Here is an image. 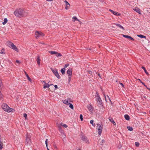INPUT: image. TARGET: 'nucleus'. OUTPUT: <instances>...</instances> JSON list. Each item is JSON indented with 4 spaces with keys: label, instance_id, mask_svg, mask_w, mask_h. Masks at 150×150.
<instances>
[{
    "label": "nucleus",
    "instance_id": "f257e3e1",
    "mask_svg": "<svg viewBox=\"0 0 150 150\" xmlns=\"http://www.w3.org/2000/svg\"><path fill=\"white\" fill-rule=\"evenodd\" d=\"M24 10L21 8L17 9L14 12V14L17 17L21 18L24 16Z\"/></svg>",
    "mask_w": 150,
    "mask_h": 150
},
{
    "label": "nucleus",
    "instance_id": "f03ea898",
    "mask_svg": "<svg viewBox=\"0 0 150 150\" xmlns=\"http://www.w3.org/2000/svg\"><path fill=\"white\" fill-rule=\"evenodd\" d=\"M1 107L3 110L8 112H13L15 110L13 108H10L7 104H2Z\"/></svg>",
    "mask_w": 150,
    "mask_h": 150
},
{
    "label": "nucleus",
    "instance_id": "7ed1b4c3",
    "mask_svg": "<svg viewBox=\"0 0 150 150\" xmlns=\"http://www.w3.org/2000/svg\"><path fill=\"white\" fill-rule=\"evenodd\" d=\"M31 136L28 133L26 135L25 143L27 145H30L31 144Z\"/></svg>",
    "mask_w": 150,
    "mask_h": 150
},
{
    "label": "nucleus",
    "instance_id": "20e7f679",
    "mask_svg": "<svg viewBox=\"0 0 150 150\" xmlns=\"http://www.w3.org/2000/svg\"><path fill=\"white\" fill-rule=\"evenodd\" d=\"M8 45L10 48H11L13 50H15L17 52H18V49L17 48L16 46L14 45L13 43L9 42L8 43Z\"/></svg>",
    "mask_w": 150,
    "mask_h": 150
},
{
    "label": "nucleus",
    "instance_id": "39448f33",
    "mask_svg": "<svg viewBox=\"0 0 150 150\" xmlns=\"http://www.w3.org/2000/svg\"><path fill=\"white\" fill-rule=\"evenodd\" d=\"M50 69L56 76L58 79L60 78V76L59 75L57 69L56 68L53 69V68H51Z\"/></svg>",
    "mask_w": 150,
    "mask_h": 150
},
{
    "label": "nucleus",
    "instance_id": "423d86ee",
    "mask_svg": "<svg viewBox=\"0 0 150 150\" xmlns=\"http://www.w3.org/2000/svg\"><path fill=\"white\" fill-rule=\"evenodd\" d=\"M97 127L98 130V134L99 135H100L101 134L103 129V125L99 124H97Z\"/></svg>",
    "mask_w": 150,
    "mask_h": 150
},
{
    "label": "nucleus",
    "instance_id": "0eeeda50",
    "mask_svg": "<svg viewBox=\"0 0 150 150\" xmlns=\"http://www.w3.org/2000/svg\"><path fill=\"white\" fill-rule=\"evenodd\" d=\"M96 100L98 102L102 103V100L98 92H96Z\"/></svg>",
    "mask_w": 150,
    "mask_h": 150
},
{
    "label": "nucleus",
    "instance_id": "6e6552de",
    "mask_svg": "<svg viewBox=\"0 0 150 150\" xmlns=\"http://www.w3.org/2000/svg\"><path fill=\"white\" fill-rule=\"evenodd\" d=\"M81 136V139L84 142L86 143H88L89 142V140L86 136H84L83 134H82Z\"/></svg>",
    "mask_w": 150,
    "mask_h": 150
},
{
    "label": "nucleus",
    "instance_id": "1a4fd4ad",
    "mask_svg": "<svg viewBox=\"0 0 150 150\" xmlns=\"http://www.w3.org/2000/svg\"><path fill=\"white\" fill-rule=\"evenodd\" d=\"M35 35L36 37H39L41 36L42 37L45 35V34L43 33L42 32H40L38 31H37L35 32Z\"/></svg>",
    "mask_w": 150,
    "mask_h": 150
},
{
    "label": "nucleus",
    "instance_id": "9d476101",
    "mask_svg": "<svg viewBox=\"0 0 150 150\" xmlns=\"http://www.w3.org/2000/svg\"><path fill=\"white\" fill-rule=\"evenodd\" d=\"M109 11L111 12L113 14L117 16H119L121 15V14L119 13L116 11H114L111 9H109Z\"/></svg>",
    "mask_w": 150,
    "mask_h": 150
},
{
    "label": "nucleus",
    "instance_id": "9b49d317",
    "mask_svg": "<svg viewBox=\"0 0 150 150\" xmlns=\"http://www.w3.org/2000/svg\"><path fill=\"white\" fill-rule=\"evenodd\" d=\"M103 95H104V97L105 98V100L107 103L109 102H110L111 103H112V102H111L110 98H109V97L108 96H105V94H103Z\"/></svg>",
    "mask_w": 150,
    "mask_h": 150
},
{
    "label": "nucleus",
    "instance_id": "f8f14e48",
    "mask_svg": "<svg viewBox=\"0 0 150 150\" xmlns=\"http://www.w3.org/2000/svg\"><path fill=\"white\" fill-rule=\"evenodd\" d=\"M88 108L91 112L92 113L93 112L94 108L91 105L89 104V105L88 106Z\"/></svg>",
    "mask_w": 150,
    "mask_h": 150
},
{
    "label": "nucleus",
    "instance_id": "ddd939ff",
    "mask_svg": "<svg viewBox=\"0 0 150 150\" xmlns=\"http://www.w3.org/2000/svg\"><path fill=\"white\" fill-rule=\"evenodd\" d=\"M122 35L124 37L130 39L134 41V39L130 36L123 34H122Z\"/></svg>",
    "mask_w": 150,
    "mask_h": 150
},
{
    "label": "nucleus",
    "instance_id": "4468645a",
    "mask_svg": "<svg viewBox=\"0 0 150 150\" xmlns=\"http://www.w3.org/2000/svg\"><path fill=\"white\" fill-rule=\"evenodd\" d=\"M67 74L68 75V76H71L72 74V69H69L67 71Z\"/></svg>",
    "mask_w": 150,
    "mask_h": 150
},
{
    "label": "nucleus",
    "instance_id": "2eb2a0df",
    "mask_svg": "<svg viewBox=\"0 0 150 150\" xmlns=\"http://www.w3.org/2000/svg\"><path fill=\"white\" fill-rule=\"evenodd\" d=\"M64 2L65 3L66 5L65 9L68 10L69 8V7L70 6V4L66 0L64 1Z\"/></svg>",
    "mask_w": 150,
    "mask_h": 150
},
{
    "label": "nucleus",
    "instance_id": "dca6fc26",
    "mask_svg": "<svg viewBox=\"0 0 150 150\" xmlns=\"http://www.w3.org/2000/svg\"><path fill=\"white\" fill-rule=\"evenodd\" d=\"M108 119L114 125H115L116 123L112 117H108Z\"/></svg>",
    "mask_w": 150,
    "mask_h": 150
},
{
    "label": "nucleus",
    "instance_id": "f3484780",
    "mask_svg": "<svg viewBox=\"0 0 150 150\" xmlns=\"http://www.w3.org/2000/svg\"><path fill=\"white\" fill-rule=\"evenodd\" d=\"M73 102L71 98H68L67 100H64V101L63 102V103H71L70 102Z\"/></svg>",
    "mask_w": 150,
    "mask_h": 150
},
{
    "label": "nucleus",
    "instance_id": "a211bd4d",
    "mask_svg": "<svg viewBox=\"0 0 150 150\" xmlns=\"http://www.w3.org/2000/svg\"><path fill=\"white\" fill-rule=\"evenodd\" d=\"M134 11H136L137 13H138L141 14V12H140V9L138 8L137 7H135V8L134 9Z\"/></svg>",
    "mask_w": 150,
    "mask_h": 150
},
{
    "label": "nucleus",
    "instance_id": "6ab92c4d",
    "mask_svg": "<svg viewBox=\"0 0 150 150\" xmlns=\"http://www.w3.org/2000/svg\"><path fill=\"white\" fill-rule=\"evenodd\" d=\"M115 25L116 26H117V27H119L121 29H122L123 30H125L124 28L120 24H118V23H115Z\"/></svg>",
    "mask_w": 150,
    "mask_h": 150
},
{
    "label": "nucleus",
    "instance_id": "aec40b11",
    "mask_svg": "<svg viewBox=\"0 0 150 150\" xmlns=\"http://www.w3.org/2000/svg\"><path fill=\"white\" fill-rule=\"evenodd\" d=\"M125 119L127 120H129L130 119L129 116L127 114H126L124 116Z\"/></svg>",
    "mask_w": 150,
    "mask_h": 150
},
{
    "label": "nucleus",
    "instance_id": "412c9836",
    "mask_svg": "<svg viewBox=\"0 0 150 150\" xmlns=\"http://www.w3.org/2000/svg\"><path fill=\"white\" fill-rule=\"evenodd\" d=\"M137 36L140 38H144L145 39H146V37L145 36H144V35H141V34H140V35H137Z\"/></svg>",
    "mask_w": 150,
    "mask_h": 150
},
{
    "label": "nucleus",
    "instance_id": "4be33fe9",
    "mask_svg": "<svg viewBox=\"0 0 150 150\" xmlns=\"http://www.w3.org/2000/svg\"><path fill=\"white\" fill-rule=\"evenodd\" d=\"M141 68L144 69V72L146 74H147V75H149V73L146 70V68L145 67H143V66H142L141 67Z\"/></svg>",
    "mask_w": 150,
    "mask_h": 150
},
{
    "label": "nucleus",
    "instance_id": "5701e85b",
    "mask_svg": "<svg viewBox=\"0 0 150 150\" xmlns=\"http://www.w3.org/2000/svg\"><path fill=\"white\" fill-rule=\"evenodd\" d=\"M25 74L26 77L28 79L29 81H31L32 80H31V79L29 77V76L28 74H27V73L25 71Z\"/></svg>",
    "mask_w": 150,
    "mask_h": 150
},
{
    "label": "nucleus",
    "instance_id": "b1692460",
    "mask_svg": "<svg viewBox=\"0 0 150 150\" xmlns=\"http://www.w3.org/2000/svg\"><path fill=\"white\" fill-rule=\"evenodd\" d=\"M50 85L47 83L46 82H45V84L44 85L43 88H48Z\"/></svg>",
    "mask_w": 150,
    "mask_h": 150
},
{
    "label": "nucleus",
    "instance_id": "393cba45",
    "mask_svg": "<svg viewBox=\"0 0 150 150\" xmlns=\"http://www.w3.org/2000/svg\"><path fill=\"white\" fill-rule=\"evenodd\" d=\"M49 52L52 54H56L57 53V52L53 51H49Z\"/></svg>",
    "mask_w": 150,
    "mask_h": 150
},
{
    "label": "nucleus",
    "instance_id": "a878e982",
    "mask_svg": "<svg viewBox=\"0 0 150 150\" xmlns=\"http://www.w3.org/2000/svg\"><path fill=\"white\" fill-rule=\"evenodd\" d=\"M65 69L64 68H62L61 70V72L62 73V74L64 75L65 74Z\"/></svg>",
    "mask_w": 150,
    "mask_h": 150
},
{
    "label": "nucleus",
    "instance_id": "bb28decb",
    "mask_svg": "<svg viewBox=\"0 0 150 150\" xmlns=\"http://www.w3.org/2000/svg\"><path fill=\"white\" fill-rule=\"evenodd\" d=\"M127 128L128 129V130L129 131H132L133 130V128L132 127H131L129 126H127Z\"/></svg>",
    "mask_w": 150,
    "mask_h": 150
},
{
    "label": "nucleus",
    "instance_id": "cd10ccee",
    "mask_svg": "<svg viewBox=\"0 0 150 150\" xmlns=\"http://www.w3.org/2000/svg\"><path fill=\"white\" fill-rule=\"evenodd\" d=\"M36 61L38 64H40V57L39 56H38L37 59Z\"/></svg>",
    "mask_w": 150,
    "mask_h": 150
},
{
    "label": "nucleus",
    "instance_id": "c85d7f7f",
    "mask_svg": "<svg viewBox=\"0 0 150 150\" xmlns=\"http://www.w3.org/2000/svg\"><path fill=\"white\" fill-rule=\"evenodd\" d=\"M8 21V20L7 18H5L4 20V22H3L2 24L3 25L6 24Z\"/></svg>",
    "mask_w": 150,
    "mask_h": 150
},
{
    "label": "nucleus",
    "instance_id": "c756f323",
    "mask_svg": "<svg viewBox=\"0 0 150 150\" xmlns=\"http://www.w3.org/2000/svg\"><path fill=\"white\" fill-rule=\"evenodd\" d=\"M72 19H73V21L74 22L75 21H79V20L76 17V16H73L72 18Z\"/></svg>",
    "mask_w": 150,
    "mask_h": 150
},
{
    "label": "nucleus",
    "instance_id": "7c9ffc66",
    "mask_svg": "<svg viewBox=\"0 0 150 150\" xmlns=\"http://www.w3.org/2000/svg\"><path fill=\"white\" fill-rule=\"evenodd\" d=\"M66 105H68L69 104V107L72 109H74V106L72 104H66Z\"/></svg>",
    "mask_w": 150,
    "mask_h": 150
},
{
    "label": "nucleus",
    "instance_id": "2f4dec72",
    "mask_svg": "<svg viewBox=\"0 0 150 150\" xmlns=\"http://www.w3.org/2000/svg\"><path fill=\"white\" fill-rule=\"evenodd\" d=\"M58 129L60 132H61V133H63V131L62 130V127L60 126H59L58 127Z\"/></svg>",
    "mask_w": 150,
    "mask_h": 150
},
{
    "label": "nucleus",
    "instance_id": "473e14b6",
    "mask_svg": "<svg viewBox=\"0 0 150 150\" xmlns=\"http://www.w3.org/2000/svg\"><path fill=\"white\" fill-rule=\"evenodd\" d=\"M4 51L5 50L4 48L2 49L1 50L0 53L2 54H5V53L4 52Z\"/></svg>",
    "mask_w": 150,
    "mask_h": 150
},
{
    "label": "nucleus",
    "instance_id": "72a5a7b5",
    "mask_svg": "<svg viewBox=\"0 0 150 150\" xmlns=\"http://www.w3.org/2000/svg\"><path fill=\"white\" fill-rule=\"evenodd\" d=\"M90 123L92 124L93 126H95V123H93V120H91L90 121Z\"/></svg>",
    "mask_w": 150,
    "mask_h": 150
},
{
    "label": "nucleus",
    "instance_id": "f704fd0d",
    "mask_svg": "<svg viewBox=\"0 0 150 150\" xmlns=\"http://www.w3.org/2000/svg\"><path fill=\"white\" fill-rule=\"evenodd\" d=\"M135 145L137 147H139V143L137 142H136L135 143Z\"/></svg>",
    "mask_w": 150,
    "mask_h": 150
},
{
    "label": "nucleus",
    "instance_id": "c9c22d12",
    "mask_svg": "<svg viewBox=\"0 0 150 150\" xmlns=\"http://www.w3.org/2000/svg\"><path fill=\"white\" fill-rule=\"evenodd\" d=\"M102 104H98V106L100 108H102V109L103 108V105Z\"/></svg>",
    "mask_w": 150,
    "mask_h": 150
},
{
    "label": "nucleus",
    "instance_id": "e433bc0d",
    "mask_svg": "<svg viewBox=\"0 0 150 150\" xmlns=\"http://www.w3.org/2000/svg\"><path fill=\"white\" fill-rule=\"evenodd\" d=\"M71 76H69L68 83H69L71 80Z\"/></svg>",
    "mask_w": 150,
    "mask_h": 150
},
{
    "label": "nucleus",
    "instance_id": "4c0bfd02",
    "mask_svg": "<svg viewBox=\"0 0 150 150\" xmlns=\"http://www.w3.org/2000/svg\"><path fill=\"white\" fill-rule=\"evenodd\" d=\"M48 140L47 139H46L45 141V143L46 144V146L47 147V145H48Z\"/></svg>",
    "mask_w": 150,
    "mask_h": 150
},
{
    "label": "nucleus",
    "instance_id": "58836bf2",
    "mask_svg": "<svg viewBox=\"0 0 150 150\" xmlns=\"http://www.w3.org/2000/svg\"><path fill=\"white\" fill-rule=\"evenodd\" d=\"M56 55L57 57H61L62 56V54L60 53H59L57 52V53L56 54Z\"/></svg>",
    "mask_w": 150,
    "mask_h": 150
},
{
    "label": "nucleus",
    "instance_id": "ea45409f",
    "mask_svg": "<svg viewBox=\"0 0 150 150\" xmlns=\"http://www.w3.org/2000/svg\"><path fill=\"white\" fill-rule=\"evenodd\" d=\"M79 117L81 121H82L83 120V115L82 114H80V115Z\"/></svg>",
    "mask_w": 150,
    "mask_h": 150
},
{
    "label": "nucleus",
    "instance_id": "a19ab883",
    "mask_svg": "<svg viewBox=\"0 0 150 150\" xmlns=\"http://www.w3.org/2000/svg\"><path fill=\"white\" fill-rule=\"evenodd\" d=\"M3 97V96L1 93V92L0 91V99L1 100Z\"/></svg>",
    "mask_w": 150,
    "mask_h": 150
},
{
    "label": "nucleus",
    "instance_id": "79ce46f5",
    "mask_svg": "<svg viewBox=\"0 0 150 150\" xmlns=\"http://www.w3.org/2000/svg\"><path fill=\"white\" fill-rule=\"evenodd\" d=\"M23 116L25 118V119H27V114L25 113H24L23 114Z\"/></svg>",
    "mask_w": 150,
    "mask_h": 150
},
{
    "label": "nucleus",
    "instance_id": "37998d69",
    "mask_svg": "<svg viewBox=\"0 0 150 150\" xmlns=\"http://www.w3.org/2000/svg\"><path fill=\"white\" fill-rule=\"evenodd\" d=\"M69 65V64H66L64 66V68H65L67 67H68Z\"/></svg>",
    "mask_w": 150,
    "mask_h": 150
},
{
    "label": "nucleus",
    "instance_id": "c03bdc74",
    "mask_svg": "<svg viewBox=\"0 0 150 150\" xmlns=\"http://www.w3.org/2000/svg\"><path fill=\"white\" fill-rule=\"evenodd\" d=\"M62 126L65 128H67L68 127L67 125L65 124L63 125Z\"/></svg>",
    "mask_w": 150,
    "mask_h": 150
},
{
    "label": "nucleus",
    "instance_id": "a18cd8bd",
    "mask_svg": "<svg viewBox=\"0 0 150 150\" xmlns=\"http://www.w3.org/2000/svg\"><path fill=\"white\" fill-rule=\"evenodd\" d=\"M88 74H89L91 75H92L93 74L92 71H88Z\"/></svg>",
    "mask_w": 150,
    "mask_h": 150
},
{
    "label": "nucleus",
    "instance_id": "49530a36",
    "mask_svg": "<svg viewBox=\"0 0 150 150\" xmlns=\"http://www.w3.org/2000/svg\"><path fill=\"white\" fill-rule=\"evenodd\" d=\"M105 140H104V139H102V141H101V142L100 143H101V145H102V144H103V143H104V142H105Z\"/></svg>",
    "mask_w": 150,
    "mask_h": 150
},
{
    "label": "nucleus",
    "instance_id": "de8ad7c7",
    "mask_svg": "<svg viewBox=\"0 0 150 150\" xmlns=\"http://www.w3.org/2000/svg\"><path fill=\"white\" fill-rule=\"evenodd\" d=\"M119 83L122 86V87L124 88V84L122 83H121V82H120Z\"/></svg>",
    "mask_w": 150,
    "mask_h": 150
},
{
    "label": "nucleus",
    "instance_id": "09e8293b",
    "mask_svg": "<svg viewBox=\"0 0 150 150\" xmlns=\"http://www.w3.org/2000/svg\"><path fill=\"white\" fill-rule=\"evenodd\" d=\"M142 84H143V85H144V86H145V87H146V88H147V86H146V85L144 83V82H142Z\"/></svg>",
    "mask_w": 150,
    "mask_h": 150
},
{
    "label": "nucleus",
    "instance_id": "8fccbe9b",
    "mask_svg": "<svg viewBox=\"0 0 150 150\" xmlns=\"http://www.w3.org/2000/svg\"><path fill=\"white\" fill-rule=\"evenodd\" d=\"M54 88H55V89H57V88H58V86L57 85H55L54 86Z\"/></svg>",
    "mask_w": 150,
    "mask_h": 150
},
{
    "label": "nucleus",
    "instance_id": "3c124183",
    "mask_svg": "<svg viewBox=\"0 0 150 150\" xmlns=\"http://www.w3.org/2000/svg\"><path fill=\"white\" fill-rule=\"evenodd\" d=\"M16 62L18 64H20L21 63L20 61L19 60H16Z\"/></svg>",
    "mask_w": 150,
    "mask_h": 150
},
{
    "label": "nucleus",
    "instance_id": "603ef678",
    "mask_svg": "<svg viewBox=\"0 0 150 150\" xmlns=\"http://www.w3.org/2000/svg\"><path fill=\"white\" fill-rule=\"evenodd\" d=\"M98 76H99V77L101 79H102V78H101V76H100V74L99 73H98Z\"/></svg>",
    "mask_w": 150,
    "mask_h": 150
},
{
    "label": "nucleus",
    "instance_id": "864d4df0",
    "mask_svg": "<svg viewBox=\"0 0 150 150\" xmlns=\"http://www.w3.org/2000/svg\"><path fill=\"white\" fill-rule=\"evenodd\" d=\"M139 81L140 82L142 83V82H143L142 81H141V79H138Z\"/></svg>",
    "mask_w": 150,
    "mask_h": 150
},
{
    "label": "nucleus",
    "instance_id": "5fc2aeb1",
    "mask_svg": "<svg viewBox=\"0 0 150 150\" xmlns=\"http://www.w3.org/2000/svg\"><path fill=\"white\" fill-rule=\"evenodd\" d=\"M2 84V83H0V88H2L1 87V85Z\"/></svg>",
    "mask_w": 150,
    "mask_h": 150
},
{
    "label": "nucleus",
    "instance_id": "6e6d98bb",
    "mask_svg": "<svg viewBox=\"0 0 150 150\" xmlns=\"http://www.w3.org/2000/svg\"><path fill=\"white\" fill-rule=\"evenodd\" d=\"M134 105L136 107V106H137V104L134 103Z\"/></svg>",
    "mask_w": 150,
    "mask_h": 150
},
{
    "label": "nucleus",
    "instance_id": "4d7b16f0",
    "mask_svg": "<svg viewBox=\"0 0 150 150\" xmlns=\"http://www.w3.org/2000/svg\"><path fill=\"white\" fill-rule=\"evenodd\" d=\"M47 1H52L53 0H46Z\"/></svg>",
    "mask_w": 150,
    "mask_h": 150
},
{
    "label": "nucleus",
    "instance_id": "13d9d810",
    "mask_svg": "<svg viewBox=\"0 0 150 150\" xmlns=\"http://www.w3.org/2000/svg\"><path fill=\"white\" fill-rule=\"evenodd\" d=\"M146 88L149 90L150 91V88H148L147 87Z\"/></svg>",
    "mask_w": 150,
    "mask_h": 150
},
{
    "label": "nucleus",
    "instance_id": "bf43d9fd",
    "mask_svg": "<svg viewBox=\"0 0 150 150\" xmlns=\"http://www.w3.org/2000/svg\"><path fill=\"white\" fill-rule=\"evenodd\" d=\"M47 150H50L49 148H48V147H47Z\"/></svg>",
    "mask_w": 150,
    "mask_h": 150
},
{
    "label": "nucleus",
    "instance_id": "052dcab7",
    "mask_svg": "<svg viewBox=\"0 0 150 150\" xmlns=\"http://www.w3.org/2000/svg\"><path fill=\"white\" fill-rule=\"evenodd\" d=\"M43 82L44 83H45V81H43Z\"/></svg>",
    "mask_w": 150,
    "mask_h": 150
},
{
    "label": "nucleus",
    "instance_id": "680f3d73",
    "mask_svg": "<svg viewBox=\"0 0 150 150\" xmlns=\"http://www.w3.org/2000/svg\"><path fill=\"white\" fill-rule=\"evenodd\" d=\"M137 108L138 110H139V109H138V108Z\"/></svg>",
    "mask_w": 150,
    "mask_h": 150
},
{
    "label": "nucleus",
    "instance_id": "e2e57ef3",
    "mask_svg": "<svg viewBox=\"0 0 150 150\" xmlns=\"http://www.w3.org/2000/svg\"><path fill=\"white\" fill-rule=\"evenodd\" d=\"M50 86L51 85H53V84H50Z\"/></svg>",
    "mask_w": 150,
    "mask_h": 150
},
{
    "label": "nucleus",
    "instance_id": "0e129e2a",
    "mask_svg": "<svg viewBox=\"0 0 150 150\" xmlns=\"http://www.w3.org/2000/svg\"><path fill=\"white\" fill-rule=\"evenodd\" d=\"M89 49V50H91V49Z\"/></svg>",
    "mask_w": 150,
    "mask_h": 150
},
{
    "label": "nucleus",
    "instance_id": "69168bd1",
    "mask_svg": "<svg viewBox=\"0 0 150 150\" xmlns=\"http://www.w3.org/2000/svg\"><path fill=\"white\" fill-rule=\"evenodd\" d=\"M78 150H81V149H79Z\"/></svg>",
    "mask_w": 150,
    "mask_h": 150
},
{
    "label": "nucleus",
    "instance_id": "338daca9",
    "mask_svg": "<svg viewBox=\"0 0 150 150\" xmlns=\"http://www.w3.org/2000/svg\"><path fill=\"white\" fill-rule=\"evenodd\" d=\"M55 147L57 148V147L56 146H55Z\"/></svg>",
    "mask_w": 150,
    "mask_h": 150
}]
</instances>
